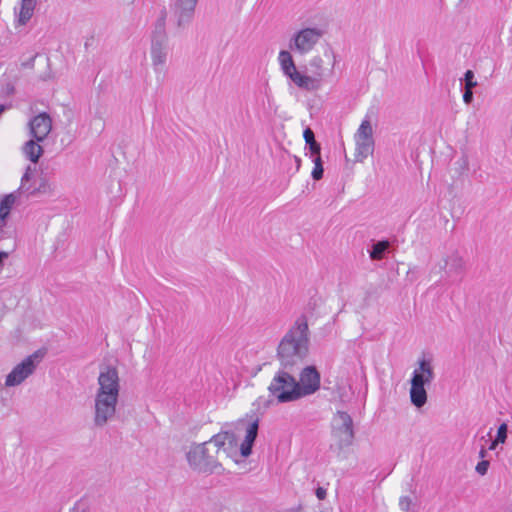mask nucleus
<instances>
[{
	"mask_svg": "<svg viewBox=\"0 0 512 512\" xmlns=\"http://www.w3.org/2000/svg\"><path fill=\"white\" fill-rule=\"evenodd\" d=\"M258 429V417L246 416L239 419L233 428L221 430L212 436L209 443L212 444L216 454L223 452L237 463L238 456L246 458L251 455Z\"/></svg>",
	"mask_w": 512,
	"mask_h": 512,
	"instance_id": "obj_1",
	"label": "nucleus"
},
{
	"mask_svg": "<svg viewBox=\"0 0 512 512\" xmlns=\"http://www.w3.org/2000/svg\"><path fill=\"white\" fill-rule=\"evenodd\" d=\"M278 63L285 77L296 87L306 91H316L322 86L323 80L332 75L336 63L333 53H324V57L315 55L309 60L311 75L300 72L288 50H281L278 54Z\"/></svg>",
	"mask_w": 512,
	"mask_h": 512,
	"instance_id": "obj_2",
	"label": "nucleus"
},
{
	"mask_svg": "<svg viewBox=\"0 0 512 512\" xmlns=\"http://www.w3.org/2000/svg\"><path fill=\"white\" fill-rule=\"evenodd\" d=\"M308 323L304 317L296 320L278 346V358L284 368L300 363L308 353Z\"/></svg>",
	"mask_w": 512,
	"mask_h": 512,
	"instance_id": "obj_3",
	"label": "nucleus"
},
{
	"mask_svg": "<svg viewBox=\"0 0 512 512\" xmlns=\"http://www.w3.org/2000/svg\"><path fill=\"white\" fill-rule=\"evenodd\" d=\"M435 378L434 364L427 357L419 358L410 379V400L417 407H423L427 402L425 387L429 386Z\"/></svg>",
	"mask_w": 512,
	"mask_h": 512,
	"instance_id": "obj_4",
	"label": "nucleus"
},
{
	"mask_svg": "<svg viewBox=\"0 0 512 512\" xmlns=\"http://www.w3.org/2000/svg\"><path fill=\"white\" fill-rule=\"evenodd\" d=\"M190 468L198 473L213 474L222 470L218 454L209 440L201 444H193L186 452Z\"/></svg>",
	"mask_w": 512,
	"mask_h": 512,
	"instance_id": "obj_5",
	"label": "nucleus"
},
{
	"mask_svg": "<svg viewBox=\"0 0 512 512\" xmlns=\"http://www.w3.org/2000/svg\"><path fill=\"white\" fill-rule=\"evenodd\" d=\"M268 391L278 403L294 402L301 399L296 378L285 369H280L274 374Z\"/></svg>",
	"mask_w": 512,
	"mask_h": 512,
	"instance_id": "obj_6",
	"label": "nucleus"
},
{
	"mask_svg": "<svg viewBox=\"0 0 512 512\" xmlns=\"http://www.w3.org/2000/svg\"><path fill=\"white\" fill-rule=\"evenodd\" d=\"M168 56V37L165 32L164 21H162L153 32L150 43L151 65L157 78L166 75Z\"/></svg>",
	"mask_w": 512,
	"mask_h": 512,
	"instance_id": "obj_7",
	"label": "nucleus"
},
{
	"mask_svg": "<svg viewBox=\"0 0 512 512\" xmlns=\"http://www.w3.org/2000/svg\"><path fill=\"white\" fill-rule=\"evenodd\" d=\"M355 437L351 416L344 411H337L331 420V448L341 451L352 445Z\"/></svg>",
	"mask_w": 512,
	"mask_h": 512,
	"instance_id": "obj_8",
	"label": "nucleus"
},
{
	"mask_svg": "<svg viewBox=\"0 0 512 512\" xmlns=\"http://www.w3.org/2000/svg\"><path fill=\"white\" fill-rule=\"evenodd\" d=\"M324 36V30L319 27H303L297 30L289 40L292 52L301 56L312 52Z\"/></svg>",
	"mask_w": 512,
	"mask_h": 512,
	"instance_id": "obj_9",
	"label": "nucleus"
},
{
	"mask_svg": "<svg viewBox=\"0 0 512 512\" xmlns=\"http://www.w3.org/2000/svg\"><path fill=\"white\" fill-rule=\"evenodd\" d=\"M41 358L42 354L40 352H35L15 365L11 372L5 377V387L10 388L21 385L35 372Z\"/></svg>",
	"mask_w": 512,
	"mask_h": 512,
	"instance_id": "obj_10",
	"label": "nucleus"
},
{
	"mask_svg": "<svg viewBox=\"0 0 512 512\" xmlns=\"http://www.w3.org/2000/svg\"><path fill=\"white\" fill-rule=\"evenodd\" d=\"M356 162H363L374 151L373 128L368 119H364L354 135Z\"/></svg>",
	"mask_w": 512,
	"mask_h": 512,
	"instance_id": "obj_11",
	"label": "nucleus"
},
{
	"mask_svg": "<svg viewBox=\"0 0 512 512\" xmlns=\"http://www.w3.org/2000/svg\"><path fill=\"white\" fill-rule=\"evenodd\" d=\"M96 394L120 396L121 379L115 366H101L96 383Z\"/></svg>",
	"mask_w": 512,
	"mask_h": 512,
	"instance_id": "obj_12",
	"label": "nucleus"
},
{
	"mask_svg": "<svg viewBox=\"0 0 512 512\" xmlns=\"http://www.w3.org/2000/svg\"><path fill=\"white\" fill-rule=\"evenodd\" d=\"M38 174L36 166H27L25 173L21 178L19 190L31 196L51 195L54 188L49 179L45 176H39L36 184H30V179Z\"/></svg>",
	"mask_w": 512,
	"mask_h": 512,
	"instance_id": "obj_13",
	"label": "nucleus"
},
{
	"mask_svg": "<svg viewBox=\"0 0 512 512\" xmlns=\"http://www.w3.org/2000/svg\"><path fill=\"white\" fill-rule=\"evenodd\" d=\"M465 269V262L459 251L456 249L445 252L436 262L433 271L442 273L444 277L449 278L462 273Z\"/></svg>",
	"mask_w": 512,
	"mask_h": 512,
	"instance_id": "obj_14",
	"label": "nucleus"
},
{
	"mask_svg": "<svg viewBox=\"0 0 512 512\" xmlns=\"http://www.w3.org/2000/svg\"><path fill=\"white\" fill-rule=\"evenodd\" d=\"M119 404H109L101 400L93 399L92 423L95 428L102 429L113 421L117 415Z\"/></svg>",
	"mask_w": 512,
	"mask_h": 512,
	"instance_id": "obj_15",
	"label": "nucleus"
},
{
	"mask_svg": "<svg viewBox=\"0 0 512 512\" xmlns=\"http://www.w3.org/2000/svg\"><path fill=\"white\" fill-rule=\"evenodd\" d=\"M297 384L301 398L312 395L320 388V374L314 366H307L301 371Z\"/></svg>",
	"mask_w": 512,
	"mask_h": 512,
	"instance_id": "obj_16",
	"label": "nucleus"
},
{
	"mask_svg": "<svg viewBox=\"0 0 512 512\" xmlns=\"http://www.w3.org/2000/svg\"><path fill=\"white\" fill-rule=\"evenodd\" d=\"M28 128L32 138L43 142L52 130V119L47 113H40L29 121Z\"/></svg>",
	"mask_w": 512,
	"mask_h": 512,
	"instance_id": "obj_17",
	"label": "nucleus"
},
{
	"mask_svg": "<svg viewBox=\"0 0 512 512\" xmlns=\"http://www.w3.org/2000/svg\"><path fill=\"white\" fill-rule=\"evenodd\" d=\"M198 0H177L174 16L178 28H185L193 19Z\"/></svg>",
	"mask_w": 512,
	"mask_h": 512,
	"instance_id": "obj_18",
	"label": "nucleus"
},
{
	"mask_svg": "<svg viewBox=\"0 0 512 512\" xmlns=\"http://www.w3.org/2000/svg\"><path fill=\"white\" fill-rule=\"evenodd\" d=\"M40 143L41 142H38L37 140L31 137V139L26 141L22 146V153L25 156V158H27L33 163L32 166H36V163L38 162V160L44 152L43 147L40 145Z\"/></svg>",
	"mask_w": 512,
	"mask_h": 512,
	"instance_id": "obj_19",
	"label": "nucleus"
},
{
	"mask_svg": "<svg viewBox=\"0 0 512 512\" xmlns=\"http://www.w3.org/2000/svg\"><path fill=\"white\" fill-rule=\"evenodd\" d=\"M35 0H20V8L17 14V22L23 26L32 18L35 9Z\"/></svg>",
	"mask_w": 512,
	"mask_h": 512,
	"instance_id": "obj_20",
	"label": "nucleus"
},
{
	"mask_svg": "<svg viewBox=\"0 0 512 512\" xmlns=\"http://www.w3.org/2000/svg\"><path fill=\"white\" fill-rule=\"evenodd\" d=\"M390 243L386 240L379 241L372 245L369 256L372 260H381L385 252L388 250Z\"/></svg>",
	"mask_w": 512,
	"mask_h": 512,
	"instance_id": "obj_21",
	"label": "nucleus"
},
{
	"mask_svg": "<svg viewBox=\"0 0 512 512\" xmlns=\"http://www.w3.org/2000/svg\"><path fill=\"white\" fill-rule=\"evenodd\" d=\"M14 202H15V196L13 194L6 195L0 201V219L4 220L8 216Z\"/></svg>",
	"mask_w": 512,
	"mask_h": 512,
	"instance_id": "obj_22",
	"label": "nucleus"
},
{
	"mask_svg": "<svg viewBox=\"0 0 512 512\" xmlns=\"http://www.w3.org/2000/svg\"><path fill=\"white\" fill-rule=\"evenodd\" d=\"M312 161L314 163V168L312 170V178L314 180H320L323 176V166L320 155H317L316 157L312 158Z\"/></svg>",
	"mask_w": 512,
	"mask_h": 512,
	"instance_id": "obj_23",
	"label": "nucleus"
},
{
	"mask_svg": "<svg viewBox=\"0 0 512 512\" xmlns=\"http://www.w3.org/2000/svg\"><path fill=\"white\" fill-rule=\"evenodd\" d=\"M507 432H508L507 424L502 423L497 429L496 442H500L501 444H504L507 439Z\"/></svg>",
	"mask_w": 512,
	"mask_h": 512,
	"instance_id": "obj_24",
	"label": "nucleus"
},
{
	"mask_svg": "<svg viewBox=\"0 0 512 512\" xmlns=\"http://www.w3.org/2000/svg\"><path fill=\"white\" fill-rule=\"evenodd\" d=\"M93 399L101 400L105 403L109 404H119L120 396H113V395H104V394H94Z\"/></svg>",
	"mask_w": 512,
	"mask_h": 512,
	"instance_id": "obj_25",
	"label": "nucleus"
},
{
	"mask_svg": "<svg viewBox=\"0 0 512 512\" xmlns=\"http://www.w3.org/2000/svg\"><path fill=\"white\" fill-rule=\"evenodd\" d=\"M465 88L473 89L477 86V82L474 80V73L472 70H467L464 74Z\"/></svg>",
	"mask_w": 512,
	"mask_h": 512,
	"instance_id": "obj_26",
	"label": "nucleus"
},
{
	"mask_svg": "<svg viewBox=\"0 0 512 512\" xmlns=\"http://www.w3.org/2000/svg\"><path fill=\"white\" fill-rule=\"evenodd\" d=\"M413 506L412 499L408 496H402L399 500V507L403 512H411Z\"/></svg>",
	"mask_w": 512,
	"mask_h": 512,
	"instance_id": "obj_27",
	"label": "nucleus"
},
{
	"mask_svg": "<svg viewBox=\"0 0 512 512\" xmlns=\"http://www.w3.org/2000/svg\"><path fill=\"white\" fill-rule=\"evenodd\" d=\"M489 466H490V463L488 460H482V461L478 462V464L476 465L475 471L479 475L484 476V475H486Z\"/></svg>",
	"mask_w": 512,
	"mask_h": 512,
	"instance_id": "obj_28",
	"label": "nucleus"
},
{
	"mask_svg": "<svg viewBox=\"0 0 512 512\" xmlns=\"http://www.w3.org/2000/svg\"><path fill=\"white\" fill-rule=\"evenodd\" d=\"M308 145L312 158L316 157L317 155H320V145L316 141H313Z\"/></svg>",
	"mask_w": 512,
	"mask_h": 512,
	"instance_id": "obj_29",
	"label": "nucleus"
},
{
	"mask_svg": "<svg viewBox=\"0 0 512 512\" xmlns=\"http://www.w3.org/2000/svg\"><path fill=\"white\" fill-rule=\"evenodd\" d=\"M303 137H304L305 142L307 144H310L313 141H316L315 137H314V133H313V131L310 128H307V129L304 130Z\"/></svg>",
	"mask_w": 512,
	"mask_h": 512,
	"instance_id": "obj_30",
	"label": "nucleus"
},
{
	"mask_svg": "<svg viewBox=\"0 0 512 512\" xmlns=\"http://www.w3.org/2000/svg\"><path fill=\"white\" fill-rule=\"evenodd\" d=\"M473 89H467L465 88L464 94H463V101L465 104H470L473 101Z\"/></svg>",
	"mask_w": 512,
	"mask_h": 512,
	"instance_id": "obj_31",
	"label": "nucleus"
},
{
	"mask_svg": "<svg viewBox=\"0 0 512 512\" xmlns=\"http://www.w3.org/2000/svg\"><path fill=\"white\" fill-rule=\"evenodd\" d=\"M254 405L257 406V410H260L261 407L263 408V410H265L268 407L269 402L265 398L260 397L254 403Z\"/></svg>",
	"mask_w": 512,
	"mask_h": 512,
	"instance_id": "obj_32",
	"label": "nucleus"
},
{
	"mask_svg": "<svg viewBox=\"0 0 512 512\" xmlns=\"http://www.w3.org/2000/svg\"><path fill=\"white\" fill-rule=\"evenodd\" d=\"M9 256V253L6 251H0V267L3 266V262L5 259H7Z\"/></svg>",
	"mask_w": 512,
	"mask_h": 512,
	"instance_id": "obj_33",
	"label": "nucleus"
},
{
	"mask_svg": "<svg viewBox=\"0 0 512 512\" xmlns=\"http://www.w3.org/2000/svg\"><path fill=\"white\" fill-rule=\"evenodd\" d=\"M501 444L500 442H496V438L491 442L490 446H489V450H495L497 448V446Z\"/></svg>",
	"mask_w": 512,
	"mask_h": 512,
	"instance_id": "obj_34",
	"label": "nucleus"
},
{
	"mask_svg": "<svg viewBox=\"0 0 512 512\" xmlns=\"http://www.w3.org/2000/svg\"><path fill=\"white\" fill-rule=\"evenodd\" d=\"M316 494H317V497H318L319 499H323V498H324V496H325V490H323L322 488H319V489L317 490Z\"/></svg>",
	"mask_w": 512,
	"mask_h": 512,
	"instance_id": "obj_35",
	"label": "nucleus"
},
{
	"mask_svg": "<svg viewBox=\"0 0 512 512\" xmlns=\"http://www.w3.org/2000/svg\"><path fill=\"white\" fill-rule=\"evenodd\" d=\"M479 456L481 458H484L486 456V450L485 449H481L480 452H479Z\"/></svg>",
	"mask_w": 512,
	"mask_h": 512,
	"instance_id": "obj_36",
	"label": "nucleus"
},
{
	"mask_svg": "<svg viewBox=\"0 0 512 512\" xmlns=\"http://www.w3.org/2000/svg\"><path fill=\"white\" fill-rule=\"evenodd\" d=\"M37 179H38L37 175H35L34 177H32V178L30 179V184H36Z\"/></svg>",
	"mask_w": 512,
	"mask_h": 512,
	"instance_id": "obj_37",
	"label": "nucleus"
},
{
	"mask_svg": "<svg viewBox=\"0 0 512 512\" xmlns=\"http://www.w3.org/2000/svg\"><path fill=\"white\" fill-rule=\"evenodd\" d=\"M5 110V106L0 104V114Z\"/></svg>",
	"mask_w": 512,
	"mask_h": 512,
	"instance_id": "obj_38",
	"label": "nucleus"
}]
</instances>
